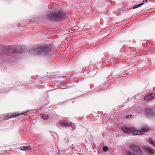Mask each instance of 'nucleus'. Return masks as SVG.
Masks as SVG:
<instances>
[{
    "label": "nucleus",
    "mask_w": 155,
    "mask_h": 155,
    "mask_svg": "<svg viewBox=\"0 0 155 155\" xmlns=\"http://www.w3.org/2000/svg\"><path fill=\"white\" fill-rule=\"evenodd\" d=\"M52 47L51 45H38L30 49L29 51L34 55L43 54L49 52Z\"/></svg>",
    "instance_id": "obj_1"
},
{
    "label": "nucleus",
    "mask_w": 155,
    "mask_h": 155,
    "mask_svg": "<svg viewBox=\"0 0 155 155\" xmlns=\"http://www.w3.org/2000/svg\"><path fill=\"white\" fill-rule=\"evenodd\" d=\"M67 17L66 12L61 11H56L49 13L47 15V18L51 21L58 20H63Z\"/></svg>",
    "instance_id": "obj_2"
},
{
    "label": "nucleus",
    "mask_w": 155,
    "mask_h": 155,
    "mask_svg": "<svg viewBox=\"0 0 155 155\" xmlns=\"http://www.w3.org/2000/svg\"><path fill=\"white\" fill-rule=\"evenodd\" d=\"M122 130L126 133H133L134 135H140L142 133L141 132L138 131L134 129L128 128L125 127H123L121 128Z\"/></svg>",
    "instance_id": "obj_3"
},
{
    "label": "nucleus",
    "mask_w": 155,
    "mask_h": 155,
    "mask_svg": "<svg viewBox=\"0 0 155 155\" xmlns=\"http://www.w3.org/2000/svg\"><path fill=\"white\" fill-rule=\"evenodd\" d=\"M4 51L5 52L7 53H9L13 52V54H15L16 52H18V53H21V51L23 52L24 51H24H21L19 50H18L17 49H16L14 51V49L13 48L12 46H8L7 47H4L2 48L1 50L0 51Z\"/></svg>",
    "instance_id": "obj_4"
},
{
    "label": "nucleus",
    "mask_w": 155,
    "mask_h": 155,
    "mask_svg": "<svg viewBox=\"0 0 155 155\" xmlns=\"http://www.w3.org/2000/svg\"><path fill=\"white\" fill-rule=\"evenodd\" d=\"M130 147L134 150L135 152H136L137 155H141L142 154L141 149L138 146L132 144L130 145Z\"/></svg>",
    "instance_id": "obj_5"
},
{
    "label": "nucleus",
    "mask_w": 155,
    "mask_h": 155,
    "mask_svg": "<svg viewBox=\"0 0 155 155\" xmlns=\"http://www.w3.org/2000/svg\"><path fill=\"white\" fill-rule=\"evenodd\" d=\"M145 112L146 115L148 117H152L155 115V113L150 108L146 109Z\"/></svg>",
    "instance_id": "obj_6"
},
{
    "label": "nucleus",
    "mask_w": 155,
    "mask_h": 155,
    "mask_svg": "<svg viewBox=\"0 0 155 155\" xmlns=\"http://www.w3.org/2000/svg\"><path fill=\"white\" fill-rule=\"evenodd\" d=\"M154 98H155V94L150 93L145 96L144 97V99L145 100L148 101L152 100Z\"/></svg>",
    "instance_id": "obj_7"
},
{
    "label": "nucleus",
    "mask_w": 155,
    "mask_h": 155,
    "mask_svg": "<svg viewBox=\"0 0 155 155\" xmlns=\"http://www.w3.org/2000/svg\"><path fill=\"white\" fill-rule=\"evenodd\" d=\"M21 114H18L15 113H8L6 115L5 117H4L3 119H5L7 118L14 117H16L18 116V115H20Z\"/></svg>",
    "instance_id": "obj_8"
},
{
    "label": "nucleus",
    "mask_w": 155,
    "mask_h": 155,
    "mask_svg": "<svg viewBox=\"0 0 155 155\" xmlns=\"http://www.w3.org/2000/svg\"><path fill=\"white\" fill-rule=\"evenodd\" d=\"M60 124L64 127H69L71 125L72 122L70 121H68L65 123L61 122Z\"/></svg>",
    "instance_id": "obj_9"
},
{
    "label": "nucleus",
    "mask_w": 155,
    "mask_h": 155,
    "mask_svg": "<svg viewBox=\"0 0 155 155\" xmlns=\"http://www.w3.org/2000/svg\"><path fill=\"white\" fill-rule=\"evenodd\" d=\"M145 149L150 153L153 154L154 153V150L153 149H152L149 146H145Z\"/></svg>",
    "instance_id": "obj_10"
},
{
    "label": "nucleus",
    "mask_w": 155,
    "mask_h": 155,
    "mask_svg": "<svg viewBox=\"0 0 155 155\" xmlns=\"http://www.w3.org/2000/svg\"><path fill=\"white\" fill-rule=\"evenodd\" d=\"M147 0H143V2L141 4H138L137 5H136L134 6V8H138L142 6L143 5V2H147Z\"/></svg>",
    "instance_id": "obj_11"
},
{
    "label": "nucleus",
    "mask_w": 155,
    "mask_h": 155,
    "mask_svg": "<svg viewBox=\"0 0 155 155\" xmlns=\"http://www.w3.org/2000/svg\"><path fill=\"white\" fill-rule=\"evenodd\" d=\"M149 143L151 144L152 146L155 147V143H154L151 138H150L149 139Z\"/></svg>",
    "instance_id": "obj_12"
},
{
    "label": "nucleus",
    "mask_w": 155,
    "mask_h": 155,
    "mask_svg": "<svg viewBox=\"0 0 155 155\" xmlns=\"http://www.w3.org/2000/svg\"><path fill=\"white\" fill-rule=\"evenodd\" d=\"M41 118L44 120H47L48 119V116L46 114L43 115L41 116Z\"/></svg>",
    "instance_id": "obj_13"
},
{
    "label": "nucleus",
    "mask_w": 155,
    "mask_h": 155,
    "mask_svg": "<svg viewBox=\"0 0 155 155\" xmlns=\"http://www.w3.org/2000/svg\"><path fill=\"white\" fill-rule=\"evenodd\" d=\"M126 154H127V155H136L135 154V153L132 152H130V151H126Z\"/></svg>",
    "instance_id": "obj_14"
},
{
    "label": "nucleus",
    "mask_w": 155,
    "mask_h": 155,
    "mask_svg": "<svg viewBox=\"0 0 155 155\" xmlns=\"http://www.w3.org/2000/svg\"><path fill=\"white\" fill-rule=\"evenodd\" d=\"M25 150H28L31 148V146L30 145L24 146Z\"/></svg>",
    "instance_id": "obj_15"
},
{
    "label": "nucleus",
    "mask_w": 155,
    "mask_h": 155,
    "mask_svg": "<svg viewBox=\"0 0 155 155\" xmlns=\"http://www.w3.org/2000/svg\"><path fill=\"white\" fill-rule=\"evenodd\" d=\"M147 127H144L142 128L141 130V133H142L144 132V131L147 130Z\"/></svg>",
    "instance_id": "obj_16"
},
{
    "label": "nucleus",
    "mask_w": 155,
    "mask_h": 155,
    "mask_svg": "<svg viewBox=\"0 0 155 155\" xmlns=\"http://www.w3.org/2000/svg\"><path fill=\"white\" fill-rule=\"evenodd\" d=\"M103 150L104 152H106L108 150V148L107 147H104L103 148Z\"/></svg>",
    "instance_id": "obj_17"
},
{
    "label": "nucleus",
    "mask_w": 155,
    "mask_h": 155,
    "mask_svg": "<svg viewBox=\"0 0 155 155\" xmlns=\"http://www.w3.org/2000/svg\"><path fill=\"white\" fill-rule=\"evenodd\" d=\"M25 148L24 146V147H20V149H21V150H25V148Z\"/></svg>",
    "instance_id": "obj_18"
},
{
    "label": "nucleus",
    "mask_w": 155,
    "mask_h": 155,
    "mask_svg": "<svg viewBox=\"0 0 155 155\" xmlns=\"http://www.w3.org/2000/svg\"><path fill=\"white\" fill-rule=\"evenodd\" d=\"M131 116H132L131 114H130L129 115H127L126 116V118L127 119V118H129L130 117H131Z\"/></svg>",
    "instance_id": "obj_19"
},
{
    "label": "nucleus",
    "mask_w": 155,
    "mask_h": 155,
    "mask_svg": "<svg viewBox=\"0 0 155 155\" xmlns=\"http://www.w3.org/2000/svg\"><path fill=\"white\" fill-rule=\"evenodd\" d=\"M153 90L155 91V87L153 88Z\"/></svg>",
    "instance_id": "obj_20"
}]
</instances>
